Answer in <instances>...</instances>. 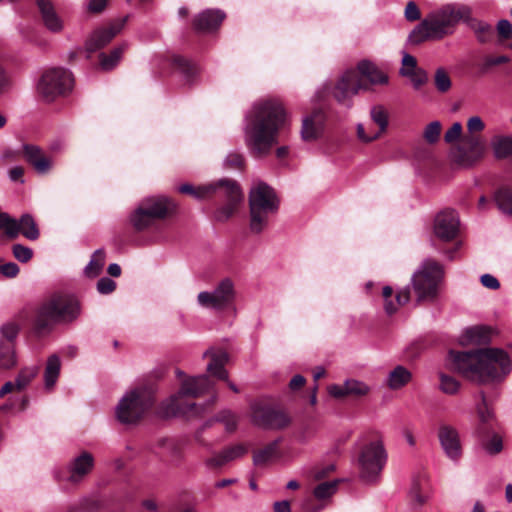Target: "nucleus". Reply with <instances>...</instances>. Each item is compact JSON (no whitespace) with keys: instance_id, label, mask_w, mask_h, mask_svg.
I'll list each match as a JSON object with an SVG mask.
<instances>
[{"instance_id":"nucleus-1","label":"nucleus","mask_w":512,"mask_h":512,"mask_svg":"<svg viewBox=\"0 0 512 512\" xmlns=\"http://www.w3.org/2000/svg\"><path fill=\"white\" fill-rule=\"evenodd\" d=\"M448 365L464 378L479 383L504 379L512 369L508 354L499 348H478L469 351L450 350Z\"/></svg>"},{"instance_id":"nucleus-34","label":"nucleus","mask_w":512,"mask_h":512,"mask_svg":"<svg viewBox=\"0 0 512 512\" xmlns=\"http://www.w3.org/2000/svg\"><path fill=\"white\" fill-rule=\"evenodd\" d=\"M491 330L484 326L467 328L460 338L461 345H485L490 341Z\"/></svg>"},{"instance_id":"nucleus-8","label":"nucleus","mask_w":512,"mask_h":512,"mask_svg":"<svg viewBox=\"0 0 512 512\" xmlns=\"http://www.w3.org/2000/svg\"><path fill=\"white\" fill-rule=\"evenodd\" d=\"M178 204L164 195L143 198L131 211L128 224L134 234H143L157 229L159 222L173 217Z\"/></svg>"},{"instance_id":"nucleus-32","label":"nucleus","mask_w":512,"mask_h":512,"mask_svg":"<svg viewBox=\"0 0 512 512\" xmlns=\"http://www.w3.org/2000/svg\"><path fill=\"white\" fill-rule=\"evenodd\" d=\"M369 387L357 380H348L343 385H332L329 387V393L335 398L362 397L369 393Z\"/></svg>"},{"instance_id":"nucleus-31","label":"nucleus","mask_w":512,"mask_h":512,"mask_svg":"<svg viewBox=\"0 0 512 512\" xmlns=\"http://www.w3.org/2000/svg\"><path fill=\"white\" fill-rule=\"evenodd\" d=\"M39 13L44 26L53 33H59L63 29V21L57 14L51 0H36Z\"/></svg>"},{"instance_id":"nucleus-44","label":"nucleus","mask_w":512,"mask_h":512,"mask_svg":"<svg viewBox=\"0 0 512 512\" xmlns=\"http://www.w3.org/2000/svg\"><path fill=\"white\" fill-rule=\"evenodd\" d=\"M105 258L106 254L103 249L96 250L91 257L90 262L85 268L86 276L89 278L97 277L103 269Z\"/></svg>"},{"instance_id":"nucleus-2","label":"nucleus","mask_w":512,"mask_h":512,"mask_svg":"<svg viewBox=\"0 0 512 512\" xmlns=\"http://www.w3.org/2000/svg\"><path fill=\"white\" fill-rule=\"evenodd\" d=\"M286 124V110L280 101L268 99L255 104L246 125V142L253 153L267 155Z\"/></svg>"},{"instance_id":"nucleus-28","label":"nucleus","mask_w":512,"mask_h":512,"mask_svg":"<svg viewBox=\"0 0 512 512\" xmlns=\"http://www.w3.org/2000/svg\"><path fill=\"white\" fill-rule=\"evenodd\" d=\"M431 492V486L428 474L424 471L416 474L412 479V485L409 491L410 502L414 507L423 506Z\"/></svg>"},{"instance_id":"nucleus-17","label":"nucleus","mask_w":512,"mask_h":512,"mask_svg":"<svg viewBox=\"0 0 512 512\" xmlns=\"http://www.w3.org/2000/svg\"><path fill=\"white\" fill-rule=\"evenodd\" d=\"M487 151V143L481 135H466L462 138L455 160L462 166H472L480 161Z\"/></svg>"},{"instance_id":"nucleus-13","label":"nucleus","mask_w":512,"mask_h":512,"mask_svg":"<svg viewBox=\"0 0 512 512\" xmlns=\"http://www.w3.org/2000/svg\"><path fill=\"white\" fill-rule=\"evenodd\" d=\"M72 73L65 68H50L46 70L39 82L38 92L48 102L57 97L67 95L73 88Z\"/></svg>"},{"instance_id":"nucleus-62","label":"nucleus","mask_w":512,"mask_h":512,"mask_svg":"<svg viewBox=\"0 0 512 512\" xmlns=\"http://www.w3.org/2000/svg\"><path fill=\"white\" fill-rule=\"evenodd\" d=\"M498 36L501 40L512 38V24L508 20H500L497 24Z\"/></svg>"},{"instance_id":"nucleus-20","label":"nucleus","mask_w":512,"mask_h":512,"mask_svg":"<svg viewBox=\"0 0 512 512\" xmlns=\"http://www.w3.org/2000/svg\"><path fill=\"white\" fill-rule=\"evenodd\" d=\"M128 16L111 23L107 27L96 29L86 40L85 48L88 53H93L108 45L113 38L124 28Z\"/></svg>"},{"instance_id":"nucleus-56","label":"nucleus","mask_w":512,"mask_h":512,"mask_svg":"<svg viewBox=\"0 0 512 512\" xmlns=\"http://www.w3.org/2000/svg\"><path fill=\"white\" fill-rule=\"evenodd\" d=\"M12 252L14 257L22 263L28 262L33 256V251L21 244H14L12 247Z\"/></svg>"},{"instance_id":"nucleus-30","label":"nucleus","mask_w":512,"mask_h":512,"mask_svg":"<svg viewBox=\"0 0 512 512\" xmlns=\"http://www.w3.org/2000/svg\"><path fill=\"white\" fill-rule=\"evenodd\" d=\"M325 114L321 109H315L313 112L303 119L302 138L305 141L317 139L324 128Z\"/></svg>"},{"instance_id":"nucleus-23","label":"nucleus","mask_w":512,"mask_h":512,"mask_svg":"<svg viewBox=\"0 0 512 512\" xmlns=\"http://www.w3.org/2000/svg\"><path fill=\"white\" fill-rule=\"evenodd\" d=\"M370 118L374 124L378 126L377 131L366 132L364 126L359 124L357 126V135L359 139L364 142H371L378 139L383 135L388 127L389 114L387 109L383 105H375L370 110Z\"/></svg>"},{"instance_id":"nucleus-5","label":"nucleus","mask_w":512,"mask_h":512,"mask_svg":"<svg viewBox=\"0 0 512 512\" xmlns=\"http://www.w3.org/2000/svg\"><path fill=\"white\" fill-rule=\"evenodd\" d=\"M81 312L79 300L70 294L55 293L35 311L32 330L38 337L48 334L57 323H71Z\"/></svg>"},{"instance_id":"nucleus-26","label":"nucleus","mask_w":512,"mask_h":512,"mask_svg":"<svg viewBox=\"0 0 512 512\" xmlns=\"http://www.w3.org/2000/svg\"><path fill=\"white\" fill-rule=\"evenodd\" d=\"M93 468V455L88 451H82L70 462L68 466V481L71 483H79L93 470Z\"/></svg>"},{"instance_id":"nucleus-54","label":"nucleus","mask_w":512,"mask_h":512,"mask_svg":"<svg viewBox=\"0 0 512 512\" xmlns=\"http://www.w3.org/2000/svg\"><path fill=\"white\" fill-rule=\"evenodd\" d=\"M231 462L225 452L222 450L218 453H215L210 458L206 459L205 464L208 468L211 469H219L225 466L227 463Z\"/></svg>"},{"instance_id":"nucleus-3","label":"nucleus","mask_w":512,"mask_h":512,"mask_svg":"<svg viewBox=\"0 0 512 512\" xmlns=\"http://www.w3.org/2000/svg\"><path fill=\"white\" fill-rule=\"evenodd\" d=\"M176 373L177 377L181 379V387L179 392L173 395L167 403L166 413L188 418L200 416L206 405L198 404L194 399L202 394L213 392L211 400L207 403V406H212L217 398L214 392V382L207 375L185 378L182 371L177 370Z\"/></svg>"},{"instance_id":"nucleus-51","label":"nucleus","mask_w":512,"mask_h":512,"mask_svg":"<svg viewBox=\"0 0 512 512\" xmlns=\"http://www.w3.org/2000/svg\"><path fill=\"white\" fill-rule=\"evenodd\" d=\"M216 420L223 423L228 432H234L237 428V417L229 410L219 412L216 416Z\"/></svg>"},{"instance_id":"nucleus-14","label":"nucleus","mask_w":512,"mask_h":512,"mask_svg":"<svg viewBox=\"0 0 512 512\" xmlns=\"http://www.w3.org/2000/svg\"><path fill=\"white\" fill-rule=\"evenodd\" d=\"M433 231L435 237L441 242L453 243L451 249L444 251L448 258L453 260L455 253L461 246V241L458 239L460 234V220L457 212L453 209L440 211L435 217Z\"/></svg>"},{"instance_id":"nucleus-60","label":"nucleus","mask_w":512,"mask_h":512,"mask_svg":"<svg viewBox=\"0 0 512 512\" xmlns=\"http://www.w3.org/2000/svg\"><path fill=\"white\" fill-rule=\"evenodd\" d=\"M485 128V123L479 116L470 117L467 121V129L469 135H479Z\"/></svg>"},{"instance_id":"nucleus-11","label":"nucleus","mask_w":512,"mask_h":512,"mask_svg":"<svg viewBox=\"0 0 512 512\" xmlns=\"http://www.w3.org/2000/svg\"><path fill=\"white\" fill-rule=\"evenodd\" d=\"M386 461L387 453L381 439L377 438L365 443L358 454L361 477L367 482L374 481L383 470Z\"/></svg>"},{"instance_id":"nucleus-27","label":"nucleus","mask_w":512,"mask_h":512,"mask_svg":"<svg viewBox=\"0 0 512 512\" xmlns=\"http://www.w3.org/2000/svg\"><path fill=\"white\" fill-rule=\"evenodd\" d=\"M439 441L445 454L452 460H457L462 453L459 434L449 425H441L438 432Z\"/></svg>"},{"instance_id":"nucleus-24","label":"nucleus","mask_w":512,"mask_h":512,"mask_svg":"<svg viewBox=\"0 0 512 512\" xmlns=\"http://www.w3.org/2000/svg\"><path fill=\"white\" fill-rule=\"evenodd\" d=\"M204 357H210V362L207 365L209 374L219 380L225 381L233 392L238 393V387L233 382L229 381L228 372L225 369V365L229 361L228 353L224 350H208L204 353Z\"/></svg>"},{"instance_id":"nucleus-29","label":"nucleus","mask_w":512,"mask_h":512,"mask_svg":"<svg viewBox=\"0 0 512 512\" xmlns=\"http://www.w3.org/2000/svg\"><path fill=\"white\" fill-rule=\"evenodd\" d=\"M226 15L219 9H207L193 19V28L197 32H212L217 30Z\"/></svg>"},{"instance_id":"nucleus-25","label":"nucleus","mask_w":512,"mask_h":512,"mask_svg":"<svg viewBox=\"0 0 512 512\" xmlns=\"http://www.w3.org/2000/svg\"><path fill=\"white\" fill-rule=\"evenodd\" d=\"M157 453L162 462L177 467L184 457L183 443L174 438H162L157 442Z\"/></svg>"},{"instance_id":"nucleus-6","label":"nucleus","mask_w":512,"mask_h":512,"mask_svg":"<svg viewBox=\"0 0 512 512\" xmlns=\"http://www.w3.org/2000/svg\"><path fill=\"white\" fill-rule=\"evenodd\" d=\"M472 10L461 4H448L425 18L409 35L412 44H420L428 39H442L451 34L460 22H467Z\"/></svg>"},{"instance_id":"nucleus-55","label":"nucleus","mask_w":512,"mask_h":512,"mask_svg":"<svg viewBox=\"0 0 512 512\" xmlns=\"http://www.w3.org/2000/svg\"><path fill=\"white\" fill-rule=\"evenodd\" d=\"M225 167L242 171L245 167L244 156L240 153H230L225 160Z\"/></svg>"},{"instance_id":"nucleus-58","label":"nucleus","mask_w":512,"mask_h":512,"mask_svg":"<svg viewBox=\"0 0 512 512\" xmlns=\"http://www.w3.org/2000/svg\"><path fill=\"white\" fill-rule=\"evenodd\" d=\"M230 461L244 456L248 449L244 444H236L223 449Z\"/></svg>"},{"instance_id":"nucleus-47","label":"nucleus","mask_w":512,"mask_h":512,"mask_svg":"<svg viewBox=\"0 0 512 512\" xmlns=\"http://www.w3.org/2000/svg\"><path fill=\"white\" fill-rule=\"evenodd\" d=\"M38 374V367H27L22 369L17 378H16V385L17 390L24 389Z\"/></svg>"},{"instance_id":"nucleus-21","label":"nucleus","mask_w":512,"mask_h":512,"mask_svg":"<svg viewBox=\"0 0 512 512\" xmlns=\"http://www.w3.org/2000/svg\"><path fill=\"white\" fill-rule=\"evenodd\" d=\"M22 154L25 161L39 175H46L51 172L54 167V160L39 146L33 144H23Z\"/></svg>"},{"instance_id":"nucleus-59","label":"nucleus","mask_w":512,"mask_h":512,"mask_svg":"<svg viewBox=\"0 0 512 512\" xmlns=\"http://www.w3.org/2000/svg\"><path fill=\"white\" fill-rule=\"evenodd\" d=\"M462 125L459 122H455L452 126L446 131L444 135V140L446 143H454L458 139H460L462 135Z\"/></svg>"},{"instance_id":"nucleus-12","label":"nucleus","mask_w":512,"mask_h":512,"mask_svg":"<svg viewBox=\"0 0 512 512\" xmlns=\"http://www.w3.org/2000/svg\"><path fill=\"white\" fill-rule=\"evenodd\" d=\"M442 274V265L434 260H427L422 269L414 274L412 283L418 304L423 301H432L437 297Z\"/></svg>"},{"instance_id":"nucleus-48","label":"nucleus","mask_w":512,"mask_h":512,"mask_svg":"<svg viewBox=\"0 0 512 512\" xmlns=\"http://www.w3.org/2000/svg\"><path fill=\"white\" fill-rule=\"evenodd\" d=\"M442 125L439 121H433L429 123L423 132L424 140L429 144H435L440 138Z\"/></svg>"},{"instance_id":"nucleus-53","label":"nucleus","mask_w":512,"mask_h":512,"mask_svg":"<svg viewBox=\"0 0 512 512\" xmlns=\"http://www.w3.org/2000/svg\"><path fill=\"white\" fill-rule=\"evenodd\" d=\"M509 61H510V59L506 55H500V56L488 55L483 60V63L481 65V72L487 73L490 70V68L508 63Z\"/></svg>"},{"instance_id":"nucleus-39","label":"nucleus","mask_w":512,"mask_h":512,"mask_svg":"<svg viewBox=\"0 0 512 512\" xmlns=\"http://www.w3.org/2000/svg\"><path fill=\"white\" fill-rule=\"evenodd\" d=\"M60 368L61 362L59 357L56 354L51 355L47 360L44 373L45 387L47 389H51L55 385L60 374Z\"/></svg>"},{"instance_id":"nucleus-10","label":"nucleus","mask_w":512,"mask_h":512,"mask_svg":"<svg viewBox=\"0 0 512 512\" xmlns=\"http://www.w3.org/2000/svg\"><path fill=\"white\" fill-rule=\"evenodd\" d=\"M152 387L140 386L126 393L116 407V417L123 424H135L153 407Z\"/></svg>"},{"instance_id":"nucleus-41","label":"nucleus","mask_w":512,"mask_h":512,"mask_svg":"<svg viewBox=\"0 0 512 512\" xmlns=\"http://www.w3.org/2000/svg\"><path fill=\"white\" fill-rule=\"evenodd\" d=\"M342 481V479H334L331 481L320 482L314 487L313 496L319 501L329 499L336 493L338 486Z\"/></svg>"},{"instance_id":"nucleus-46","label":"nucleus","mask_w":512,"mask_h":512,"mask_svg":"<svg viewBox=\"0 0 512 512\" xmlns=\"http://www.w3.org/2000/svg\"><path fill=\"white\" fill-rule=\"evenodd\" d=\"M440 378V390L449 395L456 394L460 389V382L456 380L454 377L447 375L445 373L439 374Z\"/></svg>"},{"instance_id":"nucleus-61","label":"nucleus","mask_w":512,"mask_h":512,"mask_svg":"<svg viewBox=\"0 0 512 512\" xmlns=\"http://www.w3.org/2000/svg\"><path fill=\"white\" fill-rule=\"evenodd\" d=\"M407 77L410 78L415 89H419L428 80L426 72L421 68L411 72Z\"/></svg>"},{"instance_id":"nucleus-49","label":"nucleus","mask_w":512,"mask_h":512,"mask_svg":"<svg viewBox=\"0 0 512 512\" xmlns=\"http://www.w3.org/2000/svg\"><path fill=\"white\" fill-rule=\"evenodd\" d=\"M103 507L99 499H85L79 506L71 507L67 512H98Z\"/></svg>"},{"instance_id":"nucleus-7","label":"nucleus","mask_w":512,"mask_h":512,"mask_svg":"<svg viewBox=\"0 0 512 512\" xmlns=\"http://www.w3.org/2000/svg\"><path fill=\"white\" fill-rule=\"evenodd\" d=\"M388 83V76L373 63L363 60L355 69L343 73L333 87L337 102L350 106V99L360 90H369L373 85Z\"/></svg>"},{"instance_id":"nucleus-22","label":"nucleus","mask_w":512,"mask_h":512,"mask_svg":"<svg viewBox=\"0 0 512 512\" xmlns=\"http://www.w3.org/2000/svg\"><path fill=\"white\" fill-rule=\"evenodd\" d=\"M480 401L477 403L476 411L478 415V424L475 430V434L479 441H483L486 438H490L491 435L495 434V420L492 411L488 407L487 398L484 391L479 392Z\"/></svg>"},{"instance_id":"nucleus-18","label":"nucleus","mask_w":512,"mask_h":512,"mask_svg":"<svg viewBox=\"0 0 512 512\" xmlns=\"http://www.w3.org/2000/svg\"><path fill=\"white\" fill-rule=\"evenodd\" d=\"M235 298L233 283L230 279L222 280L213 292L198 294V302L206 308L223 310L232 305Z\"/></svg>"},{"instance_id":"nucleus-4","label":"nucleus","mask_w":512,"mask_h":512,"mask_svg":"<svg viewBox=\"0 0 512 512\" xmlns=\"http://www.w3.org/2000/svg\"><path fill=\"white\" fill-rule=\"evenodd\" d=\"M178 191L188 194L196 199L215 197L223 200L213 213V219L217 222H226L233 217L243 202V192L239 184L230 179H222L205 186L194 187L191 184H182Z\"/></svg>"},{"instance_id":"nucleus-16","label":"nucleus","mask_w":512,"mask_h":512,"mask_svg":"<svg viewBox=\"0 0 512 512\" xmlns=\"http://www.w3.org/2000/svg\"><path fill=\"white\" fill-rule=\"evenodd\" d=\"M251 409L253 422L264 429H282L290 423L288 415L271 404L257 402Z\"/></svg>"},{"instance_id":"nucleus-43","label":"nucleus","mask_w":512,"mask_h":512,"mask_svg":"<svg viewBox=\"0 0 512 512\" xmlns=\"http://www.w3.org/2000/svg\"><path fill=\"white\" fill-rule=\"evenodd\" d=\"M336 470L334 463H318L311 467L308 472V478L313 482H323Z\"/></svg>"},{"instance_id":"nucleus-42","label":"nucleus","mask_w":512,"mask_h":512,"mask_svg":"<svg viewBox=\"0 0 512 512\" xmlns=\"http://www.w3.org/2000/svg\"><path fill=\"white\" fill-rule=\"evenodd\" d=\"M494 200L503 213L512 216V187L503 186L497 189Z\"/></svg>"},{"instance_id":"nucleus-45","label":"nucleus","mask_w":512,"mask_h":512,"mask_svg":"<svg viewBox=\"0 0 512 512\" xmlns=\"http://www.w3.org/2000/svg\"><path fill=\"white\" fill-rule=\"evenodd\" d=\"M410 300V290L406 288L395 296V301L391 298L384 300V309L388 315L394 314L400 306L405 305Z\"/></svg>"},{"instance_id":"nucleus-37","label":"nucleus","mask_w":512,"mask_h":512,"mask_svg":"<svg viewBox=\"0 0 512 512\" xmlns=\"http://www.w3.org/2000/svg\"><path fill=\"white\" fill-rule=\"evenodd\" d=\"M466 24L474 31L479 42L488 43L493 40L494 30L491 25L473 18L472 14L469 15Z\"/></svg>"},{"instance_id":"nucleus-36","label":"nucleus","mask_w":512,"mask_h":512,"mask_svg":"<svg viewBox=\"0 0 512 512\" xmlns=\"http://www.w3.org/2000/svg\"><path fill=\"white\" fill-rule=\"evenodd\" d=\"M126 47V44H121L114 47L109 53L101 52L99 54L100 69L103 71H110L114 69L119 63Z\"/></svg>"},{"instance_id":"nucleus-63","label":"nucleus","mask_w":512,"mask_h":512,"mask_svg":"<svg viewBox=\"0 0 512 512\" xmlns=\"http://www.w3.org/2000/svg\"><path fill=\"white\" fill-rule=\"evenodd\" d=\"M405 18L409 22L417 21L421 18V12L414 1H409L405 7Z\"/></svg>"},{"instance_id":"nucleus-40","label":"nucleus","mask_w":512,"mask_h":512,"mask_svg":"<svg viewBox=\"0 0 512 512\" xmlns=\"http://www.w3.org/2000/svg\"><path fill=\"white\" fill-rule=\"evenodd\" d=\"M492 148L498 159L512 157V136H495L492 140Z\"/></svg>"},{"instance_id":"nucleus-15","label":"nucleus","mask_w":512,"mask_h":512,"mask_svg":"<svg viewBox=\"0 0 512 512\" xmlns=\"http://www.w3.org/2000/svg\"><path fill=\"white\" fill-rule=\"evenodd\" d=\"M0 231H3L10 240L16 239L19 233L32 241L37 240L40 236L37 224L30 214L22 215L17 221L9 214L0 212Z\"/></svg>"},{"instance_id":"nucleus-57","label":"nucleus","mask_w":512,"mask_h":512,"mask_svg":"<svg viewBox=\"0 0 512 512\" xmlns=\"http://www.w3.org/2000/svg\"><path fill=\"white\" fill-rule=\"evenodd\" d=\"M419 67L417 65V60L414 56L410 54H404L402 59V67L400 69V74L404 77L408 76L411 72L417 70Z\"/></svg>"},{"instance_id":"nucleus-38","label":"nucleus","mask_w":512,"mask_h":512,"mask_svg":"<svg viewBox=\"0 0 512 512\" xmlns=\"http://www.w3.org/2000/svg\"><path fill=\"white\" fill-rule=\"evenodd\" d=\"M412 379V373L404 366H396L388 376L387 385L393 390L407 385Z\"/></svg>"},{"instance_id":"nucleus-33","label":"nucleus","mask_w":512,"mask_h":512,"mask_svg":"<svg viewBox=\"0 0 512 512\" xmlns=\"http://www.w3.org/2000/svg\"><path fill=\"white\" fill-rule=\"evenodd\" d=\"M280 443L281 439H276L262 448L253 451V463L255 466H265L270 461L280 457Z\"/></svg>"},{"instance_id":"nucleus-52","label":"nucleus","mask_w":512,"mask_h":512,"mask_svg":"<svg viewBox=\"0 0 512 512\" xmlns=\"http://www.w3.org/2000/svg\"><path fill=\"white\" fill-rule=\"evenodd\" d=\"M435 86L439 92H447L451 88V79L446 71L438 69L434 78Z\"/></svg>"},{"instance_id":"nucleus-35","label":"nucleus","mask_w":512,"mask_h":512,"mask_svg":"<svg viewBox=\"0 0 512 512\" xmlns=\"http://www.w3.org/2000/svg\"><path fill=\"white\" fill-rule=\"evenodd\" d=\"M170 64L176 72L186 79L187 83H191L198 73L196 64L180 55H173L170 58Z\"/></svg>"},{"instance_id":"nucleus-64","label":"nucleus","mask_w":512,"mask_h":512,"mask_svg":"<svg viewBox=\"0 0 512 512\" xmlns=\"http://www.w3.org/2000/svg\"><path fill=\"white\" fill-rule=\"evenodd\" d=\"M116 289V283L108 278L103 277L97 283V290L101 294H110Z\"/></svg>"},{"instance_id":"nucleus-19","label":"nucleus","mask_w":512,"mask_h":512,"mask_svg":"<svg viewBox=\"0 0 512 512\" xmlns=\"http://www.w3.org/2000/svg\"><path fill=\"white\" fill-rule=\"evenodd\" d=\"M19 326L8 322L0 328V367L12 368L16 364L15 342L19 334Z\"/></svg>"},{"instance_id":"nucleus-9","label":"nucleus","mask_w":512,"mask_h":512,"mask_svg":"<svg viewBox=\"0 0 512 512\" xmlns=\"http://www.w3.org/2000/svg\"><path fill=\"white\" fill-rule=\"evenodd\" d=\"M279 201L273 188L259 182L249 192L250 230L261 233L269 222V217L277 213Z\"/></svg>"},{"instance_id":"nucleus-50","label":"nucleus","mask_w":512,"mask_h":512,"mask_svg":"<svg viewBox=\"0 0 512 512\" xmlns=\"http://www.w3.org/2000/svg\"><path fill=\"white\" fill-rule=\"evenodd\" d=\"M481 444L491 455L500 453L503 448L502 439L497 433L491 435L490 438H486L481 441Z\"/></svg>"}]
</instances>
